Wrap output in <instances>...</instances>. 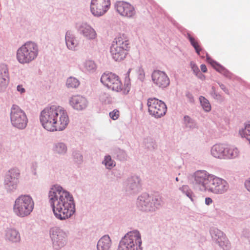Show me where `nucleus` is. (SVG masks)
Returning <instances> with one entry per match:
<instances>
[{"mask_svg": "<svg viewBox=\"0 0 250 250\" xmlns=\"http://www.w3.org/2000/svg\"><path fill=\"white\" fill-rule=\"evenodd\" d=\"M10 119L12 125L18 129L25 128L28 123L26 113L17 104H13L11 107Z\"/></svg>", "mask_w": 250, "mask_h": 250, "instance_id": "nucleus-11", "label": "nucleus"}, {"mask_svg": "<svg viewBox=\"0 0 250 250\" xmlns=\"http://www.w3.org/2000/svg\"><path fill=\"white\" fill-rule=\"evenodd\" d=\"M4 238L6 241L13 244L19 243L21 241L20 233L14 228H8L4 231Z\"/></svg>", "mask_w": 250, "mask_h": 250, "instance_id": "nucleus-23", "label": "nucleus"}, {"mask_svg": "<svg viewBox=\"0 0 250 250\" xmlns=\"http://www.w3.org/2000/svg\"><path fill=\"white\" fill-rule=\"evenodd\" d=\"M190 67L193 72V73L199 79L201 80H204L205 78V76L202 73H201L199 70V69L194 62H191L190 63Z\"/></svg>", "mask_w": 250, "mask_h": 250, "instance_id": "nucleus-33", "label": "nucleus"}, {"mask_svg": "<svg viewBox=\"0 0 250 250\" xmlns=\"http://www.w3.org/2000/svg\"><path fill=\"white\" fill-rule=\"evenodd\" d=\"M101 82L107 88L116 92H121L125 95L127 94L131 88V83L128 81H125L123 85L120 77L111 72H105L103 74L100 79Z\"/></svg>", "mask_w": 250, "mask_h": 250, "instance_id": "nucleus-6", "label": "nucleus"}, {"mask_svg": "<svg viewBox=\"0 0 250 250\" xmlns=\"http://www.w3.org/2000/svg\"><path fill=\"white\" fill-rule=\"evenodd\" d=\"M52 247L54 249L59 250L63 248L68 242V234L62 229L54 227L49 231Z\"/></svg>", "mask_w": 250, "mask_h": 250, "instance_id": "nucleus-12", "label": "nucleus"}, {"mask_svg": "<svg viewBox=\"0 0 250 250\" xmlns=\"http://www.w3.org/2000/svg\"><path fill=\"white\" fill-rule=\"evenodd\" d=\"M9 83L8 70L5 65H0V92L6 90Z\"/></svg>", "mask_w": 250, "mask_h": 250, "instance_id": "nucleus-24", "label": "nucleus"}, {"mask_svg": "<svg viewBox=\"0 0 250 250\" xmlns=\"http://www.w3.org/2000/svg\"><path fill=\"white\" fill-rule=\"evenodd\" d=\"M163 204V198L161 196L156 195L152 197L146 193L140 195L136 202L137 208L144 212L155 211Z\"/></svg>", "mask_w": 250, "mask_h": 250, "instance_id": "nucleus-8", "label": "nucleus"}, {"mask_svg": "<svg viewBox=\"0 0 250 250\" xmlns=\"http://www.w3.org/2000/svg\"><path fill=\"white\" fill-rule=\"evenodd\" d=\"M176 180L177 181H178V178H176Z\"/></svg>", "mask_w": 250, "mask_h": 250, "instance_id": "nucleus-46", "label": "nucleus"}, {"mask_svg": "<svg viewBox=\"0 0 250 250\" xmlns=\"http://www.w3.org/2000/svg\"><path fill=\"white\" fill-rule=\"evenodd\" d=\"M111 5L110 0H91L90 11L95 17L104 15L109 9Z\"/></svg>", "mask_w": 250, "mask_h": 250, "instance_id": "nucleus-15", "label": "nucleus"}, {"mask_svg": "<svg viewBox=\"0 0 250 250\" xmlns=\"http://www.w3.org/2000/svg\"><path fill=\"white\" fill-rule=\"evenodd\" d=\"M201 69L202 70V71L204 73H206L207 72V66L205 64H202L201 65Z\"/></svg>", "mask_w": 250, "mask_h": 250, "instance_id": "nucleus-45", "label": "nucleus"}, {"mask_svg": "<svg viewBox=\"0 0 250 250\" xmlns=\"http://www.w3.org/2000/svg\"><path fill=\"white\" fill-rule=\"evenodd\" d=\"M20 175V170L18 168L12 167L6 172L4 180L19 182Z\"/></svg>", "mask_w": 250, "mask_h": 250, "instance_id": "nucleus-26", "label": "nucleus"}, {"mask_svg": "<svg viewBox=\"0 0 250 250\" xmlns=\"http://www.w3.org/2000/svg\"><path fill=\"white\" fill-rule=\"evenodd\" d=\"M49 203L55 217L63 220L70 218L75 212L72 195L59 185H54L48 192Z\"/></svg>", "mask_w": 250, "mask_h": 250, "instance_id": "nucleus-1", "label": "nucleus"}, {"mask_svg": "<svg viewBox=\"0 0 250 250\" xmlns=\"http://www.w3.org/2000/svg\"><path fill=\"white\" fill-rule=\"evenodd\" d=\"M38 164L37 162H32L30 165V170L34 175H36Z\"/></svg>", "mask_w": 250, "mask_h": 250, "instance_id": "nucleus-40", "label": "nucleus"}, {"mask_svg": "<svg viewBox=\"0 0 250 250\" xmlns=\"http://www.w3.org/2000/svg\"><path fill=\"white\" fill-rule=\"evenodd\" d=\"M180 190L185 194L187 197H188L192 202L194 201L195 196L188 186H183L180 188Z\"/></svg>", "mask_w": 250, "mask_h": 250, "instance_id": "nucleus-35", "label": "nucleus"}, {"mask_svg": "<svg viewBox=\"0 0 250 250\" xmlns=\"http://www.w3.org/2000/svg\"><path fill=\"white\" fill-rule=\"evenodd\" d=\"M103 163L104 164L106 167L108 169H111L115 166V162L111 159L109 155L105 156Z\"/></svg>", "mask_w": 250, "mask_h": 250, "instance_id": "nucleus-36", "label": "nucleus"}, {"mask_svg": "<svg viewBox=\"0 0 250 250\" xmlns=\"http://www.w3.org/2000/svg\"><path fill=\"white\" fill-rule=\"evenodd\" d=\"M80 68L85 73H92L96 70V65L94 61L88 60L80 65Z\"/></svg>", "mask_w": 250, "mask_h": 250, "instance_id": "nucleus-27", "label": "nucleus"}, {"mask_svg": "<svg viewBox=\"0 0 250 250\" xmlns=\"http://www.w3.org/2000/svg\"><path fill=\"white\" fill-rule=\"evenodd\" d=\"M184 122L187 127L190 128H193L196 126L195 123L188 116H185L184 117Z\"/></svg>", "mask_w": 250, "mask_h": 250, "instance_id": "nucleus-37", "label": "nucleus"}, {"mask_svg": "<svg viewBox=\"0 0 250 250\" xmlns=\"http://www.w3.org/2000/svg\"><path fill=\"white\" fill-rule=\"evenodd\" d=\"M141 189V181L137 176H133L127 180L125 190L130 194H135Z\"/></svg>", "mask_w": 250, "mask_h": 250, "instance_id": "nucleus-20", "label": "nucleus"}, {"mask_svg": "<svg viewBox=\"0 0 250 250\" xmlns=\"http://www.w3.org/2000/svg\"><path fill=\"white\" fill-rule=\"evenodd\" d=\"M130 42L127 36L125 34L119 35L113 41L110 48L112 59L116 62L124 60L130 50Z\"/></svg>", "mask_w": 250, "mask_h": 250, "instance_id": "nucleus-4", "label": "nucleus"}, {"mask_svg": "<svg viewBox=\"0 0 250 250\" xmlns=\"http://www.w3.org/2000/svg\"><path fill=\"white\" fill-rule=\"evenodd\" d=\"M39 52V47L36 43L27 42L17 50V60L21 64H29L36 59Z\"/></svg>", "mask_w": 250, "mask_h": 250, "instance_id": "nucleus-7", "label": "nucleus"}, {"mask_svg": "<svg viewBox=\"0 0 250 250\" xmlns=\"http://www.w3.org/2000/svg\"><path fill=\"white\" fill-rule=\"evenodd\" d=\"M194 179L202 191L222 194L229 188V184L227 181L205 170L197 171L194 173Z\"/></svg>", "mask_w": 250, "mask_h": 250, "instance_id": "nucleus-3", "label": "nucleus"}, {"mask_svg": "<svg viewBox=\"0 0 250 250\" xmlns=\"http://www.w3.org/2000/svg\"><path fill=\"white\" fill-rule=\"evenodd\" d=\"M112 246V240L108 235L102 236L98 241L97 250H110Z\"/></svg>", "mask_w": 250, "mask_h": 250, "instance_id": "nucleus-25", "label": "nucleus"}, {"mask_svg": "<svg viewBox=\"0 0 250 250\" xmlns=\"http://www.w3.org/2000/svg\"><path fill=\"white\" fill-rule=\"evenodd\" d=\"M239 133L242 137L245 138L250 144V121L246 125L245 128L240 130Z\"/></svg>", "mask_w": 250, "mask_h": 250, "instance_id": "nucleus-32", "label": "nucleus"}, {"mask_svg": "<svg viewBox=\"0 0 250 250\" xmlns=\"http://www.w3.org/2000/svg\"><path fill=\"white\" fill-rule=\"evenodd\" d=\"M188 38L199 56L202 58H204L205 57H207V61L217 71L224 74H226L227 70L223 66L217 63L208 56L207 52L203 49L200 46L197 39H195L189 34H188Z\"/></svg>", "mask_w": 250, "mask_h": 250, "instance_id": "nucleus-13", "label": "nucleus"}, {"mask_svg": "<svg viewBox=\"0 0 250 250\" xmlns=\"http://www.w3.org/2000/svg\"><path fill=\"white\" fill-rule=\"evenodd\" d=\"M138 79L141 81H143L145 78V71L143 68L139 67L138 70Z\"/></svg>", "mask_w": 250, "mask_h": 250, "instance_id": "nucleus-41", "label": "nucleus"}, {"mask_svg": "<svg viewBox=\"0 0 250 250\" xmlns=\"http://www.w3.org/2000/svg\"><path fill=\"white\" fill-rule=\"evenodd\" d=\"M67 146L64 143L58 142L54 144L53 150L56 154L64 155L67 152Z\"/></svg>", "mask_w": 250, "mask_h": 250, "instance_id": "nucleus-28", "label": "nucleus"}, {"mask_svg": "<svg viewBox=\"0 0 250 250\" xmlns=\"http://www.w3.org/2000/svg\"><path fill=\"white\" fill-rule=\"evenodd\" d=\"M199 101L201 106L205 112H209L211 110V104L207 99L201 96L199 97Z\"/></svg>", "mask_w": 250, "mask_h": 250, "instance_id": "nucleus-31", "label": "nucleus"}, {"mask_svg": "<svg viewBox=\"0 0 250 250\" xmlns=\"http://www.w3.org/2000/svg\"><path fill=\"white\" fill-rule=\"evenodd\" d=\"M77 30L80 35L89 41H96L98 35L97 32L91 25L86 22L77 25Z\"/></svg>", "mask_w": 250, "mask_h": 250, "instance_id": "nucleus-18", "label": "nucleus"}, {"mask_svg": "<svg viewBox=\"0 0 250 250\" xmlns=\"http://www.w3.org/2000/svg\"><path fill=\"white\" fill-rule=\"evenodd\" d=\"M65 41L66 46L68 50L72 51L78 50L80 45V42L73 32L67 31L66 32Z\"/></svg>", "mask_w": 250, "mask_h": 250, "instance_id": "nucleus-22", "label": "nucleus"}, {"mask_svg": "<svg viewBox=\"0 0 250 250\" xmlns=\"http://www.w3.org/2000/svg\"><path fill=\"white\" fill-rule=\"evenodd\" d=\"M147 105L149 114L155 118L163 117L167 111L165 103L157 98H149L147 100Z\"/></svg>", "mask_w": 250, "mask_h": 250, "instance_id": "nucleus-14", "label": "nucleus"}, {"mask_svg": "<svg viewBox=\"0 0 250 250\" xmlns=\"http://www.w3.org/2000/svg\"><path fill=\"white\" fill-rule=\"evenodd\" d=\"M116 11L121 16L131 18L136 15L134 7L129 2L117 1L114 4Z\"/></svg>", "mask_w": 250, "mask_h": 250, "instance_id": "nucleus-17", "label": "nucleus"}, {"mask_svg": "<svg viewBox=\"0 0 250 250\" xmlns=\"http://www.w3.org/2000/svg\"><path fill=\"white\" fill-rule=\"evenodd\" d=\"M69 102L73 108L78 110L85 109L88 104L87 99L80 95L72 96L69 99Z\"/></svg>", "mask_w": 250, "mask_h": 250, "instance_id": "nucleus-21", "label": "nucleus"}, {"mask_svg": "<svg viewBox=\"0 0 250 250\" xmlns=\"http://www.w3.org/2000/svg\"><path fill=\"white\" fill-rule=\"evenodd\" d=\"M100 101L103 104H110L112 102V98L110 95L105 92H102L99 95Z\"/></svg>", "mask_w": 250, "mask_h": 250, "instance_id": "nucleus-34", "label": "nucleus"}, {"mask_svg": "<svg viewBox=\"0 0 250 250\" xmlns=\"http://www.w3.org/2000/svg\"><path fill=\"white\" fill-rule=\"evenodd\" d=\"M212 203V200L209 197H207L205 199V203L207 205H209Z\"/></svg>", "mask_w": 250, "mask_h": 250, "instance_id": "nucleus-44", "label": "nucleus"}, {"mask_svg": "<svg viewBox=\"0 0 250 250\" xmlns=\"http://www.w3.org/2000/svg\"><path fill=\"white\" fill-rule=\"evenodd\" d=\"M73 157L76 163L80 164L83 162V156L79 152H75L73 153Z\"/></svg>", "mask_w": 250, "mask_h": 250, "instance_id": "nucleus-39", "label": "nucleus"}, {"mask_svg": "<svg viewBox=\"0 0 250 250\" xmlns=\"http://www.w3.org/2000/svg\"><path fill=\"white\" fill-rule=\"evenodd\" d=\"M17 91L21 95L23 96L26 92V90L23 87L22 84H19L17 86Z\"/></svg>", "mask_w": 250, "mask_h": 250, "instance_id": "nucleus-42", "label": "nucleus"}, {"mask_svg": "<svg viewBox=\"0 0 250 250\" xmlns=\"http://www.w3.org/2000/svg\"><path fill=\"white\" fill-rule=\"evenodd\" d=\"M120 116V112L117 109H114L109 113V117L113 120H116L119 118Z\"/></svg>", "mask_w": 250, "mask_h": 250, "instance_id": "nucleus-38", "label": "nucleus"}, {"mask_svg": "<svg viewBox=\"0 0 250 250\" xmlns=\"http://www.w3.org/2000/svg\"><path fill=\"white\" fill-rule=\"evenodd\" d=\"M245 186L247 190L250 192V178L245 181Z\"/></svg>", "mask_w": 250, "mask_h": 250, "instance_id": "nucleus-43", "label": "nucleus"}, {"mask_svg": "<svg viewBox=\"0 0 250 250\" xmlns=\"http://www.w3.org/2000/svg\"><path fill=\"white\" fill-rule=\"evenodd\" d=\"M210 155L220 160H234L239 158L240 150L235 146L224 143H217L210 148Z\"/></svg>", "mask_w": 250, "mask_h": 250, "instance_id": "nucleus-5", "label": "nucleus"}, {"mask_svg": "<svg viewBox=\"0 0 250 250\" xmlns=\"http://www.w3.org/2000/svg\"><path fill=\"white\" fill-rule=\"evenodd\" d=\"M42 126L50 131H62L68 126L69 122L68 113L63 107L57 105H48L42 110L39 115Z\"/></svg>", "mask_w": 250, "mask_h": 250, "instance_id": "nucleus-2", "label": "nucleus"}, {"mask_svg": "<svg viewBox=\"0 0 250 250\" xmlns=\"http://www.w3.org/2000/svg\"><path fill=\"white\" fill-rule=\"evenodd\" d=\"M140 232L134 230L127 232L120 240L117 250H143Z\"/></svg>", "mask_w": 250, "mask_h": 250, "instance_id": "nucleus-9", "label": "nucleus"}, {"mask_svg": "<svg viewBox=\"0 0 250 250\" xmlns=\"http://www.w3.org/2000/svg\"><path fill=\"white\" fill-rule=\"evenodd\" d=\"M151 79L155 86L159 88L167 87L170 83L169 79L164 71L159 70H154L151 75Z\"/></svg>", "mask_w": 250, "mask_h": 250, "instance_id": "nucleus-19", "label": "nucleus"}, {"mask_svg": "<svg viewBox=\"0 0 250 250\" xmlns=\"http://www.w3.org/2000/svg\"><path fill=\"white\" fill-rule=\"evenodd\" d=\"M34 208L33 199L28 195H21L15 201L13 206L14 213L20 217H25L29 215Z\"/></svg>", "mask_w": 250, "mask_h": 250, "instance_id": "nucleus-10", "label": "nucleus"}, {"mask_svg": "<svg viewBox=\"0 0 250 250\" xmlns=\"http://www.w3.org/2000/svg\"><path fill=\"white\" fill-rule=\"evenodd\" d=\"M19 182L4 180L3 185L7 191L11 192L14 191L18 187Z\"/></svg>", "mask_w": 250, "mask_h": 250, "instance_id": "nucleus-29", "label": "nucleus"}, {"mask_svg": "<svg viewBox=\"0 0 250 250\" xmlns=\"http://www.w3.org/2000/svg\"><path fill=\"white\" fill-rule=\"evenodd\" d=\"M80 85L79 81L75 77H70L66 81V86L69 88H75Z\"/></svg>", "mask_w": 250, "mask_h": 250, "instance_id": "nucleus-30", "label": "nucleus"}, {"mask_svg": "<svg viewBox=\"0 0 250 250\" xmlns=\"http://www.w3.org/2000/svg\"><path fill=\"white\" fill-rule=\"evenodd\" d=\"M210 234L212 240L224 250H229L231 244L226 234L221 230L216 228L210 229Z\"/></svg>", "mask_w": 250, "mask_h": 250, "instance_id": "nucleus-16", "label": "nucleus"}]
</instances>
